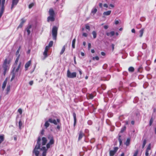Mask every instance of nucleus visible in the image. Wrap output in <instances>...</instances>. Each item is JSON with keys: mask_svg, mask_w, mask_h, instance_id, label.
Returning <instances> with one entry per match:
<instances>
[{"mask_svg": "<svg viewBox=\"0 0 156 156\" xmlns=\"http://www.w3.org/2000/svg\"><path fill=\"white\" fill-rule=\"evenodd\" d=\"M48 139L50 141L46 145L47 141V138L43 137L41 138L40 137H38L37 144L33 152L36 156H38L39 153H42V156H46L47 150L50 148V146L54 144V141L53 136L49 135L48 136Z\"/></svg>", "mask_w": 156, "mask_h": 156, "instance_id": "obj_1", "label": "nucleus"}, {"mask_svg": "<svg viewBox=\"0 0 156 156\" xmlns=\"http://www.w3.org/2000/svg\"><path fill=\"white\" fill-rule=\"evenodd\" d=\"M10 60H7L6 58L4 61L2 67L4 70V75L5 74L6 71L8 70L9 69L10 66Z\"/></svg>", "mask_w": 156, "mask_h": 156, "instance_id": "obj_2", "label": "nucleus"}, {"mask_svg": "<svg viewBox=\"0 0 156 156\" xmlns=\"http://www.w3.org/2000/svg\"><path fill=\"white\" fill-rule=\"evenodd\" d=\"M58 28L56 26L53 27L52 30V34L54 40H56L57 33Z\"/></svg>", "mask_w": 156, "mask_h": 156, "instance_id": "obj_3", "label": "nucleus"}, {"mask_svg": "<svg viewBox=\"0 0 156 156\" xmlns=\"http://www.w3.org/2000/svg\"><path fill=\"white\" fill-rule=\"evenodd\" d=\"M67 76L69 78H74L76 77V72L71 73L69 70H68L67 73Z\"/></svg>", "mask_w": 156, "mask_h": 156, "instance_id": "obj_4", "label": "nucleus"}, {"mask_svg": "<svg viewBox=\"0 0 156 156\" xmlns=\"http://www.w3.org/2000/svg\"><path fill=\"white\" fill-rule=\"evenodd\" d=\"M48 121L51 123H53L54 124L56 125L58 123L60 122V120L58 119H57L56 120L55 119L50 118L48 119Z\"/></svg>", "mask_w": 156, "mask_h": 156, "instance_id": "obj_5", "label": "nucleus"}, {"mask_svg": "<svg viewBox=\"0 0 156 156\" xmlns=\"http://www.w3.org/2000/svg\"><path fill=\"white\" fill-rule=\"evenodd\" d=\"M5 0H0V10H4Z\"/></svg>", "mask_w": 156, "mask_h": 156, "instance_id": "obj_6", "label": "nucleus"}, {"mask_svg": "<svg viewBox=\"0 0 156 156\" xmlns=\"http://www.w3.org/2000/svg\"><path fill=\"white\" fill-rule=\"evenodd\" d=\"M22 66L23 65L22 64L21 62H20L17 67V66H16V68L15 69V73L18 72L19 70H21V68Z\"/></svg>", "mask_w": 156, "mask_h": 156, "instance_id": "obj_7", "label": "nucleus"}, {"mask_svg": "<svg viewBox=\"0 0 156 156\" xmlns=\"http://www.w3.org/2000/svg\"><path fill=\"white\" fill-rule=\"evenodd\" d=\"M118 149L117 147H115L113 150H111L110 151L109 154L110 156H113L116 153Z\"/></svg>", "mask_w": 156, "mask_h": 156, "instance_id": "obj_8", "label": "nucleus"}, {"mask_svg": "<svg viewBox=\"0 0 156 156\" xmlns=\"http://www.w3.org/2000/svg\"><path fill=\"white\" fill-rule=\"evenodd\" d=\"M49 49V47L46 46L44 51L43 53V55L44 56V59H45L46 57H47L48 56L47 52Z\"/></svg>", "mask_w": 156, "mask_h": 156, "instance_id": "obj_9", "label": "nucleus"}, {"mask_svg": "<svg viewBox=\"0 0 156 156\" xmlns=\"http://www.w3.org/2000/svg\"><path fill=\"white\" fill-rule=\"evenodd\" d=\"M19 1V0H12V3L11 7V9H12L16 5Z\"/></svg>", "mask_w": 156, "mask_h": 156, "instance_id": "obj_10", "label": "nucleus"}, {"mask_svg": "<svg viewBox=\"0 0 156 156\" xmlns=\"http://www.w3.org/2000/svg\"><path fill=\"white\" fill-rule=\"evenodd\" d=\"M31 63V61L30 60L26 63L25 66L26 70H27L28 69V68L30 65Z\"/></svg>", "mask_w": 156, "mask_h": 156, "instance_id": "obj_11", "label": "nucleus"}, {"mask_svg": "<svg viewBox=\"0 0 156 156\" xmlns=\"http://www.w3.org/2000/svg\"><path fill=\"white\" fill-rule=\"evenodd\" d=\"M20 55H19L17 56V57L15 60V63L14 64L13 68L15 67V69L16 68V65H17V62H18V61L19 60Z\"/></svg>", "mask_w": 156, "mask_h": 156, "instance_id": "obj_12", "label": "nucleus"}, {"mask_svg": "<svg viewBox=\"0 0 156 156\" xmlns=\"http://www.w3.org/2000/svg\"><path fill=\"white\" fill-rule=\"evenodd\" d=\"M55 20L54 16H50L48 18V21H53Z\"/></svg>", "mask_w": 156, "mask_h": 156, "instance_id": "obj_13", "label": "nucleus"}, {"mask_svg": "<svg viewBox=\"0 0 156 156\" xmlns=\"http://www.w3.org/2000/svg\"><path fill=\"white\" fill-rule=\"evenodd\" d=\"M31 28V25H29L26 28V30L27 32L28 35H29L30 33V29Z\"/></svg>", "mask_w": 156, "mask_h": 156, "instance_id": "obj_14", "label": "nucleus"}, {"mask_svg": "<svg viewBox=\"0 0 156 156\" xmlns=\"http://www.w3.org/2000/svg\"><path fill=\"white\" fill-rule=\"evenodd\" d=\"M15 67L13 68V69L12 71V73H13L11 79V81H12L13 79H14L15 77L16 73L15 72Z\"/></svg>", "mask_w": 156, "mask_h": 156, "instance_id": "obj_15", "label": "nucleus"}, {"mask_svg": "<svg viewBox=\"0 0 156 156\" xmlns=\"http://www.w3.org/2000/svg\"><path fill=\"white\" fill-rule=\"evenodd\" d=\"M115 34V33L114 31H112L110 32H108L106 33L107 36L111 37L113 36Z\"/></svg>", "mask_w": 156, "mask_h": 156, "instance_id": "obj_16", "label": "nucleus"}, {"mask_svg": "<svg viewBox=\"0 0 156 156\" xmlns=\"http://www.w3.org/2000/svg\"><path fill=\"white\" fill-rule=\"evenodd\" d=\"M111 12V11L109 10L105 12H103V15L105 16H107L109 15Z\"/></svg>", "mask_w": 156, "mask_h": 156, "instance_id": "obj_17", "label": "nucleus"}, {"mask_svg": "<svg viewBox=\"0 0 156 156\" xmlns=\"http://www.w3.org/2000/svg\"><path fill=\"white\" fill-rule=\"evenodd\" d=\"M49 13L50 16H54V12L52 9H50Z\"/></svg>", "mask_w": 156, "mask_h": 156, "instance_id": "obj_18", "label": "nucleus"}, {"mask_svg": "<svg viewBox=\"0 0 156 156\" xmlns=\"http://www.w3.org/2000/svg\"><path fill=\"white\" fill-rule=\"evenodd\" d=\"M7 83V79H5V80L4 81V82L3 83L2 88L3 90H4L5 88V87L6 86V85Z\"/></svg>", "mask_w": 156, "mask_h": 156, "instance_id": "obj_19", "label": "nucleus"}, {"mask_svg": "<svg viewBox=\"0 0 156 156\" xmlns=\"http://www.w3.org/2000/svg\"><path fill=\"white\" fill-rule=\"evenodd\" d=\"M144 29L142 28L139 31V33L140 34L139 36L140 37H141L143 36L144 31Z\"/></svg>", "mask_w": 156, "mask_h": 156, "instance_id": "obj_20", "label": "nucleus"}, {"mask_svg": "<svg viewBox=\"0 0 156 156\" xmlns=\"http://www.w3.org/2000/svg\"><path fill=\"white\" fill-rule=\"evenodd\" d=\"M4 135H0V144H1L4 140Z\"/></svg>", "mask_w": 156, "mask_h": 156, "instance_id": "obj_21", "label": "nucleus"}, {"mask_svg": "<svg viewBox=\"0 0 156 156\" xmlns=\"http://www.w3.org/2000/svg\"><path fill=\"white\" fill-rule=\"evenodd\" d=\"M87 97L88 99H92L94 97V96L92 94H89L87 95Z\"/></svg>", "mask_w": 156, "mask_h": 156, "instance_id": "obj_22", "label": "nucleus"}, {"mask_svg": "<svg viewBox=\"0 0 156 156\" xmlns=\"http://www.w3.org/2000/svg\"><path fill=\"white\" fill-rule=\"evenodd\" d=\"M10 85H8L6 89V94H8V93H9V92L10 91Z\"/></svg>", "mask_w": 156, "mask_h": 156, "instance_id": "obj_23", "label": "nucleus"}, {"mask_svg": "<svg viewBox=\"0 0 156 156\" xmlns=\"http://www.w3.org/2000/svg\"><path fill=\"white\" fill-rule=\"evenodd\" d=\"M73 115L74 118V126H75L76 124V114L75 113H73Z\"/></svg>", "mask_w": 156, "mask_h": 156, "instance_id": "obj_24", "label": "nucleus"}, {"mask_svg": "<svg viewBox=\"0 0 156 156\" xmlns=\"http://www.w3.org/2000/svg\"><path fill=\"white\" fill-rule=\"evenodd\" d=\"M83 135V133L82 132H80L79 135V140H80L82 138Z\"/></svg>", "mask_w": 156, "mask_h": 156, "instance_id": "obj_25", "label": "nucleus"}, {"mask_svg": "<svg viewBox=\"0 0 156 156\" xmlns=\"http://www.w3.org/2000/svg\"><path fill=\"white\" fill-rule=\"evenodd\" d=\"M97 9L96 8H93L91 11V12L94 15L97 12Z\"/></svg>", "mask_w": 156, "mask_h": 156, "instance_id": "obj_26", "label": "nucleus"}, {"mask_svg": "<svg viewBox=\"0 0 156 156\" xmlns=\"http://www.w3.org/2000/svg\"><path fill=\"white\" fill-rule=\"evenodd\" d=\"M92 34L94 38H95L97 37V34L95 31H93L92 32Z\"/></svg>", "mask_w": 156, "mask_h": 156, "instance_id": "obj_27", "label": "nucleus"}, {"mask_svg": "<svg viewBox=\"0 0 156 156\" xmlns=\"http://www.w3.org/2000/svg\"><path fill=\"white\" fill-rule=\"evenodd\" d=\"M65 46H64L62 47V50L61 51V52L60 53V55H62L63 54V53H64V51H65Z\"/></svg>", "mask_w": 156, "mask_h": 156, "instance_id": "obj_28", "label": "nucleus"}, {"mask_svg": "<svg viewBox=\"0 0 156 156\" xmlns=\"http://www.w3.org/2000/svg\"><path fill=\"white\" fill-rule=\"evenodd\" d=\"M49 122L48 121H47L45 122L44 124V126L46 128H47L49 126Z\"/></svg>", "mask_w": 156, "mask_h": 156, "instance_id": "obj_29", "label": "nucleus"}, {"mask_svg": "<svg viewBox=\"0 0 156 156\" xmlns=\"http://www.w3.org/2000/svg\"><path fill=\"white\" fill-rule=\"evenodd\" d=\"M76 42V39H73L72 41V47L73 48H75V44Z\"/></svg>", "mask_w": 156, "mask_h": 156, "instance_id": "obj_30", "label": "nucleus"}, {"mask_svg": "<svg viewBox=\"0 0 156 156\" xmlns=\"http://www.w3.org/2000/svg\"><path fill=\"white\" fill-rule=\"evenodd\" d=\"M130 139H127L126 142L125 144L127 146L129 145V143H130Z\"/></svg>", "mask_w": 156, "mask_h": 156, "instance_id": "obj_31", "label": "nucleus"}, {"mask_svg": "<svg viewBox=\"0 0 156 156\" xmlns=\"http://www.w3.org/2000/svg\"><path fill=\"white\" fill-rule=\"evenodd\" d=\"M53 44V41H51L49 42L48 46H48L49 48H49L50 47H51L52 46Z\"/></svg>", "mask_w": 156, "mask_h": 156, "instance_id": "obj_32", "label": "nucleus"}, {"mask_svg": "<svg viewBox=\"0 0 156 156\" xmlns=\"http://www.w3.org/2000/svg\"><path fill=\"white\" fill-rule=\"evenodd\" d=\"M129 71L130 72H133L134 71V68L132 67H130L129 68Z\"/></svg>", "mask_w": 156, "mask_h": 156, "instance_id": "obj_33", "label": "nucleus"}, {"mask_svg": "<svg viewBox=\"0 0 156 156\" xmlns=\"http://www.w3.org/2000/svg\"><path fill=\"white\" fill-rule=\"evenodd\" d=\"M85 27L89 31H90V27L89 26L88 24H85Z\"/></svg>", "mask_w": 156, "mask_h": 156, "instance_id": "obj_34", "label": "nucleus"}, {"mask_svg": "<svg viewBox=\"0 0 156 156\" xmlns=\"http://www.w3.org/2000/svg\"><path fill=\"white\" fill-rule=\"evenodd\" d=\"M20 48H21L20 47L16 51V55H18H18H20L19 54V53L20 52Z\"/></svg>", "mask_w": 156, "mask_h": 156, "instance_id": "obj_35", "label": "nucleus"}, {"mask_svg": "<svg viewBox=\"0 0 156 156\" xmlns=\"http://www.w3.org/2000/svg\"><path fill=\"white\" fill-rule=\"evenodd\" d=\"M19 127L20 129H21V126L22 125V123L21 121H20L19 122Z\"/></svg>", "mask_w": 156, "mask_h": 156, "instance_id": "obj_36", "label": "nucleus"}, {"mask_svg": "<svg viewBox=\"0 0 156 156\" xmlns=\"http://www.w3.org/2000/svg\"><path fill=\"white\" fill-rule=\"evenodd\" d=\"M153 119L151 118L150 120V122H149V125L150 126H151V125H152V123L153 122Z\"/></svg>", "mask_w": 156, "mask_h": 156, "instance_id": "obj_37", "label": "nucleus"}, {"mask_svg": "<svg viewBox=\"0 0 156 156\" xmlns=\"http://www.w3.org/2000/svg\"><path fill=\"white\" fill-rule=\"evenodd\" d=\"M146 143V140H144L143 142V145H142L143 148L144 147Z\"/></svg>", "mask_w": 156, "mask_h": 156, "instance_id": "obj_38", "label": "nucleus"}, {"mask_svg": "<svg viewBox=\"0 0 156 156\" xmlns=\"http://www.w3.org/2000/svg\"><path fill=\"white\" fill-rule=\"evenodd\" d=\"M126 127L124 126L121 129V132L122 133L123 131L126 130Z\"/></svg>", "mask_w": 156, "mask_h": 156, "instance_id": "obj_39", "label": "nucleus"}, {"mask_svg": "<svg viewBox=\"0 0 156 156\" xmlns=\"http://www.w3.org/2000/svg\"><path fill=\"white\" fill-rule=\"evenodd\" d=\"M34 5V3H32L30 4L29 5V9L31 8Z\"/></svg>", "mask_w": 156, "mask_h": 156, "instance_id": "obj_40", "label": "nucleus"}, {"mask_svg": "<svg viewBox=\"0 0 156 156\" xmlns=\"http://www.w3.org/2000/svg\"><path fill=\"white\" fill-rule=\"evenodd\" d=\"M4 10H0V17H1L3 13V12H4Z\"/></svg>", "mask_w": 156, "mask_h": 156, "instance_id": "obj_41", "label": "nucleus"}, {"mask_svg": "<svg viewBox=\"0 0 156 156\" xmlns=\"http://www.w3.org/2000/svg\"><path fill=\"white\" fill-rule=\"evenodd\" d=\"M93 60H94L95 59H96L97 60H98L99 59V58L98 56H96L95 57H94L93 58Z\"/></svg>", "mask_w": 156, "mask_h": 156, "instance_id": "obj_42", "label": "nucleus"}, {"mask_svg": "<svg viewBox=\"0 0 156 156\" xmlns=\"http://www.w3.org/2000/svg\"><path fill=\"white\" fill-rule=\"evenodd\" d=\"M138 153V151L137 150L136 151L134 152L133 156H137Z\"/></svg>", "mask_w": 156, "mask_h": 156, "instance_id": "obj_43", "label": "nucleus"}, {"mask_svg": "<svg viewBox=\"0 0 156 156\" xmlns=\"http://www.w3.org/2000/svg\"><path fill=\"white\" fill-rule=\"evenodd\" d=\"M82 35L84 37H87L88 36V34L86 33H83Z\"/></svg>", "mask_w": 156, "mask_h": 156, "instance_id": "obj_44", "label": "nucleus"}, {"mask_svg": "<svg viewBox=\"0 0 156 156\" xmlns=\"http://www.w3.org/2000/svg\"><path fill=\"white\" fill-rule=\"evenodd\" d=\"M120 136H119V141L120 144L121 145L122 144V140H121V139H120Z\"/></svg>", "mask_w": 156, "mask_h": 156, "instance_id": "obj_45", "label": "nucleus"}, {"mask_svg": "<svg viewBox=\"0 0 156 156\" xmlns=\"http://www.w3.org/2000/svg\"><path fill=\"white\" fill-rule=\"evenodd\" d=\"M18 112L21 114L22 113V110L21 108H20L18 110Z\"/></svg>", "mask_w": 156, "mask_h": 156, "instance_id": "obj_46", "label": "nucleus"}, {"mask_svg": "<svg viewBox=\"0 0 156 156\" xmlns=\"http://www.w3.org/2000/svg\"><path fill=\"white\" fill-rule=\"evenodd\" d=\"M33 83L34 81L33 80H31L29 82V84L31 86L33 84Z\"/></svg>", "mask_w": 156, "mask_h": 156, "instance_id": "obj_47", "label": "nucleus"}, {"mask_svg": "<svg viewBox=\"0 0 156 156\" xmlns=\"http://www.w3.org/2000/svg\"><path fill=\"white\" fill-rule=\"evenodd\" d=\"M151 149V147H150V145H149L147 147V148L146 150L147 151H149Z\"/></svg>", "mask_w": 156, "mask_h": 156, "instance_id": "obj_48", "label": "nucleus"}, {"mask_svg": "<svg viewBox=\"0 0 156 156\" xmlns=\"http://www.w3.org/2000/svg\"><path fill=\"white\" fill-rule=\"evenodd\" d=\"M25 21H26L25 20H24L23 19H21V23L23 24V23L25 22Z\"/></svg>", "mask_w": 156, "mask_h": 156, "instance_id": "obj_49", "label": "nucleus"}, {"mask_svg": "<svg viewBox=\"0 0 156 156\" xmlns=\"http://www.w3.org/2000/svg\"><path fill=\"white\" fill-rule=\"evenodd\" d=\"M23 24L21 23L18 27V28H21L23 26Z\"/></svg>", "mask_w": 156, "mask_h": 156, "instance_id": "obj_50", "label": "nucleus"}, {"mask_svg": "<svg viewBox=\"0 0 156 156\" xmlns=\"http://www.w3.org/2000/svg\"><path fill=\"white\" fill-rule=\"evenodd\" d=\"M148 151H147L146 150V152H145V155L146 156H149V153H148Z\"/></svg>", "mask_w": 156, "mask_h": 156, "instance_id": "obj_51", "label": "nucleus"}, {"mask_svg": "<svg viewBox=\"0 0 156 156\" xmlns=\"http://www.w3.org/2000/svg\"><path fill=\"white\" fill-rule=\"evenodd\" d=\"M91 46V44L90 43H88V49H90V48Z\"/></svg>", "mask_w": 156, "mask_h": 156, "instance_id": "obj_52", "label": "nucleus"}, {"mask_svg": "<svg viewBox=\"0 0 156 156\" xmlns=\"http://www.w3.org/2000/svg\"><path fill=\"white\" fill-rule=\"evenodd\" d=\"M103 6L104 7L108 8V5L107 4H104Z\"/></svg>", "mask_w": 156, "mask_h": 156, "instance_id": "obj_53", "label": "nucleus"}, {"mask_svg": "<svg viewBox=\"0 0 156 156\" xmlns=\"http://www.w3.org/2000/svg\"><path fill=\"white\" fill-rule=\"evenodd\" d=\"M131 32L133 33H135V30L134 29H133L131 30Z\"/></svg>", "mask_w": 156, "mask_h": 156, "instance_id": "obj_54", "label": "nucleus"}, {"mask_svg": "<svg viewBox=\"0 0 156 156\" xmlns=\"http://www.w3.org/2000/svg\"><path fill=\"white\" fill-rule=\"evenodd\" d=\"M101 54L103 56H105V53H104L103 52H101Z\"/></svg>", "mask_w": 156, "mask_h": 156, "instance_id": "obj_55", "label": "nucleus"}, {"mask_svg": "<svg viewBox=\"0 0 156 156\" xmlns=\"http://www.w3.org/2000/svg\"><path fill=\"white\" fill-rule=\"evenodd\" d=\"M119 23V22L118 20L115 21V24H117Z\"/></svg>", "mask_w": 156, "mask_h": 156, "instance_id": "obj_56", "label": "nucleus"}, {"mask_svg": "<svg viewBox=\"0 0 156 156\" xmlns=\"http://www.w3.org/2000/svg\"><path fill=\"white\" fill-rule=\"evenodd\" d=\"M99 5L101 8H102V7L103 4L101 3H100L99 4Z\"/></svg>", "mask_w": 156, "mask_h": 156, "instance_id": "obj_57", "label": "nucleus"}, {"mask_svg": "<svg viewBox=\"0 0 156 156\" xmlns=\"http://www.w3.org/2000/svg\"><path fill=\"white\" fill-rule=\"evenodd\" d=\"M44 129H42L41 132V133L42 134V135H43L44 134Z\"/></svg>", "mask_w": 156, "mask_h": 156, "instance_id": "obj_58", "label": "nucleus"}, {"mask_svg": "<svg viewBox=\"0 0 156 156\" xmlns=\"http://www.w3.org/2000/svg\"><path fill=\"white\" fill-rule=\"evenodd\" d=\"M80 74V75H81L82 74V72L81 70L80 69L78 70Z\"/></svg>", "mask_w": 156, "mask_h": 156, "instance_id": "obj_59", "label": "nucleus"}, {"mask_svg": "<svg viewBox=\"0 0 156 156\" xmlns=\"http://www.w3.org/2000/svg\"><path fill=\"white\" fill-rule=\"evenodd\" d=\"M108 26L107 25H105L104 26V28L105 29H107L108 28Z\"/></svg>", "mask_w": 156, "mask_h": 156, "instance_id": "obj_60", "label": "nucleus"}, {"mask_svg": "<svg viewBox=\"0 0 156 156\" xmlns=\"http://www.w3.org/2000/svg\"><path fill=\"white\" fill-rule=\"evenodd\" d=\"M109 5L110 6H111L112 8H114V5L112 4H110Z\"/></svg>", "mask_w": 156, "mask_h": 156, "instance_id": "obj_61", "label": "nucleus"}, {"mask_svg": "<svg viewBox=\"0 0 156 156\" xmlns=\"http://www.w3.org/2000/svg\"><path fill=\"white\" fill-rule=\"evenodd\" d=\"M102 88H103V89L104 90H105L106 88L105 86V85L102 86Z\"/></svg>", "mask_w": 156, "mask_h": 156, "instance_id": "obj_62", "label": "nucleus"}, {"mask_svg": "<svg viewBox=\"0 0 156 156\" xmlns=\"http://www.w3.org/2000/svg\"><path fill=\"white\" fill-rule=\"evenodd\" d=\"M81 55L82 56H84V53L83 52H81Z\"/></svg>", "mask_w": 156, "mask_h": 156, "instance_id": "obj_63", "label": "nucleus"}, {"mask_svg": "<svg viewBox=\"0 0 156 156\" xmlns=\"http://www.w3.org/2000/svg\"><path fill=\"white\" fill-rule=\"evenodd\" d=\"M91 52L92 53H94L95 52L94 50V49H92L91 50Z\"/></svg>", "mask_w": 156, "mask_h": 156, "instance_id": "obj_64", "label": "nucleus"}]
</instances>
